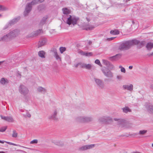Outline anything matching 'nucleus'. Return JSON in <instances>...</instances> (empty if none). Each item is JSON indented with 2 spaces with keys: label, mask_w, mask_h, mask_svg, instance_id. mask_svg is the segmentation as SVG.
Masks as SVG:
<instances>
[{
  "label": "nucleus",
  "mask_w": 153,
  "mask_h": 153,
  "mask_svg": "<svg viewBox=\"0 0 153 153\" xmlns=\"http://www.w3.org/2000/svg\"><path fill=\"white\" fill-rule=\"evenodd\" d=\"M85 63H82L81 62L79 63V65L80 66V67L82 68H85Z\"/></svg>",
  "instance_id": "48"
},
{
  "label": "nucleus",
  "mask_w": 153,
  "mask_h": 153,
  "mask_svg": "<svg viewBox=\"0 0 153 153\" xmlns=\"http://www.w3.org/2000/svg\"><path fill=\"white\" fill-rule=\"evenodd\" d=\"M26 116L27 117H31L30 114L28 113L26 114Z\"/></svg>",
  "instance_id": "54"
},
{
  "label": "nucleus",
  "mask_w": 153,
  "mask_h": 153,
  "mask_svg": "<svg viewBox=\"0 0 153 153\" xmlns=\"http://www.w3.org/2000/svg\"><path fill=\"white\" fill-rule=\"evenodd\" d=\"M63 13L64 14H68L70 13V10L66 8H64L62 9Z\"/></svg>",
  "instance_id": "30"
},
{
  "label": "nucleus",
  "mask_w": 153,
  "mask_h": 153,
  "mask_svg": "<svg viewBox=\"0 0 153 153\" xmlns=\"http://www.w3.org/2000/svg\"><path fill=\"white\" fill-rule=\"evenodd\" d=\"M43 33V31L42 29H39L37 30L34 32V35L36 36L40 35L41 33Z\"/></svg>",
  "instance_id": "28"
},
{
  "label": "nucleus",
  "mask_w": 153,
  "mask_h": 153,
  "mask_svg": "<svg viewBox=\"0 0 153 153\" xmlns=\"http://www.w3.org/2000/svg\"><path fill=\"white\" fill-rule=\"evenodd\" d=\"M44 0H38L39 3L43 2L44 1Z\"/></svg>",
  "instance_id": "55"
},
{
  "label": "nucleus",
  "mask_w": 153,
  "mask_h": 153,
  "mask_svg": "<svg viewBox=\"0 0 153 153\" xmlns=\"http://www.w3.org/2000/svg\"><path fill=\"white\" fill-rule=\"evenodd\" d=\"M95 63L99 65L100 66H102V65L101 64L100 61L98 59H96L95 61Z\"/></svg>",
  "instance_id": "44"
},
{
  "label": "nucleus",
  "mask_w": 153,
  "mask_h": 153,
  "mask_svg": "<svg viewBox=\"0 0 153 153\" xmlns=\"http://www.w3.org/2000/svg\"><path fill=\"white\" fill-rule=\"evenodd\" d=\"M0 117L2 119L9 122H13L14 121V120L12 117H5L2 115H1Z\"/></svg>",
  "instance_id": "11"
},
{
  "label": "nucleus",
  "mask_w": 153,
  "mask_h": 153,
  "mask_svg": "<svg viewBox=\"0 0 153 153\" xmlns=\"http://www.w3.org/2000/svg\"><path fill=\"white\" fill-rule=\"evenodd\" d=\"M94 79L96 84L100 88H104V84L102 80L96 78H94Z\"/></svg>",
  "instance_id": "9"
},
{
  "label": "nucleus",
  "mask_w": 153,
  "mask_h": 153,
  "mask_svg": "<svg viewBox=\"0 0 153 153\" xmlns=\"http://www.w3.org/2000/svg\"><path fill=\"white\" fill-rule=\"evenodd\" d=\"M4 142H5V141H2L0 140V143H4Z\"/></svg>",
  "instance_id": "60"
},
{
  "label": "nucleus",
  "mask_w": 153,
  "mask_h": 153,
  "mask_svg": "<svg viewBox=\"0 0 153 153\" xmlns=\"http://www.w3.org/2000/svg\"><path fill=\"white\" fill-rule=\"evenodd\" d=\"M85 116H81L77 117L76 120V121L79 123H85Z\"/></svg>",
  "instance_id": "13"
},
{
  "label": "nucleus",
  "mask_w": 153,
  "mask_h": 153,
  "mask_svg": "<svg viewBox=\"0 0 153 153\" xmlns=\"http://www.w3.org/2000/svg\"><path fill=\"white\" fill-rule=\"evenodd\" d=\"M79 65V63L78 64H77L75 65L74 66L76 68H77L78 67V66Z\"/></svg>",
  "instance_id": "57"
},
{
  "label": "nucleus",
  "mask_w": 153,
  "mask_h": 153,
  "mask_svg": "<svg viewBox=\"0 0 153 153\" xmlns=\"http://www.w3.org/2000/svg\"><path fill=\"white\" fill-rule=\"evenodd\" d=\"M117 78L118 79L120 80L122 79V76L121 75H118L117 76Z\"/></svg>",
  "instance_id": "50"
},
{
  "label": "nucleus",
  "mask_w": 153,
  "mask_h": 153,
  "mask_svg": "<svg viewBox=\"0 0 153 153\" xmlns=\"http://www.w3.org/2000/svg\"><path fill=\"white\" fill-rule=\"evenodd\" d=\"M114 120L115 121H117V124L121 127L128 128L129 127L128 125L129 124L127 123L126 120L123 119L115 118Z\"/></svg>",
  "instance_id": "4"
},
{
  "label": "nucleus",
  "mask_w": 153,
  "mask_h": 153,
  "mask_svg": "<svg viewBox=\"0 0 153 153\" xmlns=\"http://www.w3.org/2000/svg\"><path fill=\"white\" fill-rule=\"evenodd\" d=\"M93 118L91 116H85V123H89L92 122Z\"/></svg>",
  "instance_id": "18"
},
{
  "label": "nucleus",
  "mask_w": 153,
  "mask_h": 153,
  "mask_svg": "<svg viewBox=\"0 0 153 153\" xmlns=\"http://www.w3.org/2000/svg\"><path fill=\"white\" fill-rule=\"evenodd\" d=\"M38 92L43 94H45L47 92V89L41 86L39 87L37 89Z\"/></svg>",
  "instance_id": "16"
},
{
  "label": "nucleus",
  "mask_w": 153,
  "mask_h": 153,
  "mask_svg": "<svg viewBox=\"0 0 153 153\" xmlns=\"http://www.w3.org/2000/svg\"><path fill=\"white\" fill-rule=\"evenodd\" d=\"M69 16L66 22L67 24L69 25L72 24L73 25H76L77 21L79 20V18L71 15H69Z\"/></svg>",
  "instance_id": "3"
},
{
  "label": "nucleus",
  "mask_w": 153,
  "mask_h": 153,
  "mask_svg": "<svg viewBox=\"0 0 153 153\" xmlns=\"http://www.w3.org/2000/svg\"><path fill=\"white\" fill-rule=\"evenodd\" d=\"M121 56L120 54H117L115 56L109 57L108 59L112 61L116 60L120 58Z\"/></svg>",
  "instance_id": "12"
},
{
  "label": "nucleus",
  "mask_w": 153,
  "mask_h": 153,
  "mask_svg": "<svg viewBox=\"0 0 153 153\" xmlns=\"http://www.w3.org/2000/svg\"><path fill=\"white\" fill-rule=\"evenodd\" d=\"M8 8L3 5H0V10L5 11L7 10Z\"/></svg>",
  "instance_id": "37"
},
{
  "label": "nucleus",
  "mask_w": 153,
  "mask_h": 153,
  "mask_svg": "<svg viewBox=\"0 0 153 153\" xmlns=\"http://www.w3.org/2000/svg\"><path fill=\"white\" fill-rule=\"evenodd\" d=\"M38 140H34L30 142V144H35L37 143Z\"/></svg>",
  "instance_id": "47"
},
{
  "label": "nucleus",
  "mask_w": 153,
  "mask_h": 153,
  "mask_svg": "<svg viewBox=\"0 0 153 153\" xmlns=\"http://www.w3.org/2000/svg\"><path fill=\"white\" fill-rule=\"evenodd\" d=\"M92 43V42L91 41H89L88 42V44L89 45H91Z\"/></svg>",
  "instance_id": "61"
},
{
  "label": "nucleus",
  "mask_w": 153,
  "mask_h": 153,
  "mask_svg": "<svg viewBox=\"0 0 153 153\" xmlns=\"http://www.w3.org/2000/svg\"><path fill=\"white\" fill-rule=\"evenodd\" d=\"M138 41V43L136 44V45H137V47L138 48H140L142 47L145 44L146 42L145 41H141L140 42V41L137 40Z\"/></svg>",
  "instance_id": "20"
},
{
  "label": "nucleus",
  "mask_w": 153,
  "mask_h": 153,
  "mask_svg": "<svg viewBox=\"0 0 153 153\" xmlns=\"http://www.w3.org/2000/svg\"><path fill=\"white\" fill-rule=\"evenodd\" d=\"M105 122H108L109 121H112V118L109 117L105 116Z\"/></svg>",
  "instance_id": "40"
},
{
  "label": "nucleus",
  "mask_w": 153,
  "mask_h": 153,
  "mask_svg": "<svg viewBox=\"0 0 153 153\" xmlns=\"http://www.w3.org/2000/svg\"><path fill=\"white\" fill-rule=\"evenodd\" d=\"M54 56L55 57L56 59L57 60H59L60 61H61V57L59 56L58 55V53H57L55 55H54Z\"/></svg>",
  "instance_id": "39"
},
{
  "label": "nucleus",
  "mask_w": 153,
  "mask_h": 153,
  "mask_svg": "<svg viewBox=\"0 0 153 153\" xmlns=\"http://www.w3.org/2000/svg\"><path fill=\"white\" fill-rule=\"evenodd\" d=\"M18 136V133L16 132L15 130H14L13 131V134H12V137H13L16 138Z\"/></svg>",
  "instance_id": "35"
},
{
  "label": "nucleus",
  "mask_w": 153,
  "mask_h": 153,
  "mask_svg": "<svg viewBox=\"0 0 153 153\" xmlns=\"http://www.w3.org/2000/svg\"><path fill=\"white\" fill-rule=\"evenodd\" d=\"M20 19V17H18L17 18L13 19L11 21H10L9 23L10 25L13 24L15 23L16 22L18 21Z\"/></svg>",
  "instance_id": "26"
},
{
  "label": "nucleus",
  "mask_w": 153,
  "mask_h": 153,
  "mask_svg": "<svg viewBox=\"0 0 153 153\" xmlns=\"http://www.w3.org/2000/svg\"><path fill=\"white\" fill-rule=\"evenodd\" d=\"M44 7V5L42 4H40L38 6V9L40 10H41Z\"/></svg>",
  "instance_id": "43"
},
{
  "label": "nucleus",
  "mask_w": 153,
  "mask_h": 153,
  "mask_svg": "<svg viewBox=\"0 0 153 153\" xmlns=\"http://www.w3.org/2000/svg\"><path fill=\"white\" fill-rule=\"evenodd\" d=\"M51 51L53 53L54 55H55L57 53V50L55 48H53Z\"/></svg>",
  "instance_id": "46"
},
{
  "label": "nucleus",
  "mask_w": 153,
  "mask_h": 153,
  "mask_svg": "<svg viewBox=\"0 0 153 153\" xmlns=\"http://www.w3.org/2000/svg\"><path fill=\"white\" fill-rule=\"evenodd\" d=\"M19 90L20 93L24 96L27 94L29 92L28 88L23 85H20L19 87Z\"/></svg>",
  "instance_id": "5"
},
{
  "label": "nucleus",
  "mask_w": 153,
  "mask_h": 153,
  "mask_svg": "<svg viewBox=\"0 0 153 153\" xmlns=\"http://www.w3.org/2000/svg\"><path fill=\"white\" fill-rule=\"evenodd\" d=\"M8 27V25H6V26L4 27V29H6Z\"/></svg>",
  "instance_id": "56"
},
{
  "label": "nucleus",
  "mask_w": 153,
  "mask_h": 153,
  "mask_svg": "<svg viewBox=\"0 0 153 153\" xmlns=\"http://www.w3.org/2000/svg\"><path fill=\"white\" fill-rule=\"evenodd\" d=\"M92 55V53L91 52H86L85 56H91Z\"/></svg>",
  "instance_id": "49"
},
{
  "label": "nucleus",
  "mask_w": 153,
  "mask_h": 153,
  "mask_svg": "<svg viewBox=\"0 0 153 153\" xmlns=\"http://www.w3.org/2000/svg\"><path fill=\"white\" fill-rule=\"evenodd\" d=\"M102 62L103 64L107 67H108V65L109 63H110V62L108 61L105 59H102Z\"/></svg>",
  "instance_id": "33"
},
{
  "label": "nucleus",
  "mask_w": 153,
  "mask_h": 153,
  "mask_svg": "<svg viewBox=\"0 0 153 153\" xmlns=\"http://www.w3.org/2000/svg\"><path fill=\"white\" fill-rule=\"evenodd\" d=\"M38 55L42 58H45V53L43 51H41L38 52Z\"/></svg>",
  "instance_id": "25"
},
{
  "label": "nucleus",
  "mask_w": 153,
  "mask_h": 153,
  "mask_svg": "<svg viewBox=\"0 0 153 153\" xmlns=\"http://www.w3.org/2000/svg\"><path fill=\"white\" fill-rule=\"evenodd\" d=\"M110 70H114L115 69V67L114 65L111 63H110L108 65V66Z\"/></svg>",
  "instance_id": "38"
},
{
  "label": "nucleus",
  "mask_w": 153,
  "mask_h": 153,
  "mask_svg": "<svg viewBox=\"0 0 153 153\" xmlns=\"http://www.w3.org/2000/svg\"><path fill=\"white\" fill-rule=\"evenodd\" d=\"M47 42V39L45 38L41 40L40 41H39V43L38 44V47H41L45 45Z\"/></svg>",
  "instance_id": "17"
},
{
  "label": "nucleus",
  "mask_w": 153,
  "mask_h": 153,
  "mask_svg": "<svg viewBox=\"0 0 153 153\" xmlns=\"http://www.w3.org/2000/svg\"><path fill=\"white\" fill-rule=\"evenodd\" d=\"M5 142L6 143H7L8 144L10 145H13V146H19V145H18L17 144H15V143H12L11 142H7V141H5Z\"/></svg>",
  "instance_id": "45"
},
{
  "label": "nucleus",
  "mask_w": 153,
  "mask_h": 153,
  "mask_svg": "<svg viewBox=\"0 0 153 153\" xmlns=\"http://www.w3.org/2000/svg\"><path fill=\"white\" fill-rule=\"evenodd\" d=\"M92 67V65L91 64H85V68L88 70H90Z\"/></svg>",
  "instance_id": "36"
},
{
  "label": "nucleus",
  "mask_w": 153,
  "mask_h": 153,
  "mask_svg": "<svg viewBox=\"0 0 153 153\" xmlns=\"http://www.w3.org/2000/svg\"><path fill=\"white\" fill-rule=\"evenodd\" d=\"M137 39L129 40L121 42L118 47V50L120 51H124L129 49L131 47L138 43Z\"/></svg>",
  "instance_id": "1"
},
{
  "label": "nucleus",
  "mask_w": 153,
  "mask_h": 153,
  "mask_svg": "<svg viewBox=\"0 0 153 153\" xmlns=\"http://www.w3.org/2000/svg\"><path fill=\"white\" fill-rule=\"evenodd\" d=\"M0 82L1 84L4 85L7 84L8 82L6 79H5L4 78H2L1 79Z\"/></svg>",
  "instance_id": "23"
},
{
  "label": "nucleus",
  "mask_w": 153,
  "mask_h": 153,
  "mask_svg": "<svg viewBox=\"0 0 153 153\" xmlns=\"http://www.w3.org/2000/svg\"><path fill=\"white\" fill-rule=\"evenodd\" d=\"M123 112L125 113H127L128 112H131V110L128 106H125L122 108Z\"/></svg>",
  "instance_id": "21"
},
{
  "label": "nucleus",
  "mask_w": 153,
  "mask_h": 153,
  "mask_svg": "<svg viewBox=\"0 0 153 153\" xmlns=\"http://www.w3.org/2000/svg\"><path fill=\"white\" fill-rule=\"evenodd\" d=\"M19 33V31L17 30H15L10 32L8 34L4 36L1 39L0 41L1 40H6L7 38H11L12 37H15L18 36Z\"/></svg>",
  "instance_id": "2"
},
{
  "label": "nucleus",
  "mask_w": 153,
  "mask_h": 153,
  "mask_svg": "<svg viewBox=\"0 0 153 153\" xmlns=\"http://www.w3.org/2000/svg\"><path fill=\"white\" fill-rule=\"evenodd\" d=\"M53 143H54L55 144L59 146H62L64 145L63 142L59 140H56L54 141L53 142Z\"/></svg>",
  "instance_id": "22"
},
{
  "label": "nucleus",
  "mask_w": 153,
  "mask_h": 153,
  "mask_svg": "<svg viewBox=\"0 0 153 153\" xmlns=\"http://www.w3.org/2000/svg\"><path fill=\"white\" fill-rule=\"evenodd\" d=\"M133 68V66H130L129 67V68L130 69H131Z\"/></svg>",
  "instance_id": "59"
},
{
  "label": "nucleus",
  "mask_w": 153,
  "mask_h": 153,
  "mask_svg": "<svg viewBox=\"0 0 153 153\" xmlns=\"http://www.w3.org/2000/svg\"><path fill=\"white\" fill-rule=\"evenodd\" d=\"M38 1V0H33L31 2L29 3L32 5H34L39 3Z\"/></svg>",
  "instance_id": "34"
},
{
  "label": "nucleus",
  "mask_w": 153,
  "mask_h": 153,
  "mask_svg": "<svg viewBox=\"0 0 153 153\" xmlns=\"http://www.w3.org/2000/svg\"><path fill=\"white\" fill-rule=\"evenodd\" d=\"M94 144H90L83 146L79 148L78 150L80 151H84L87 149L93 148L94 147Z\"/></svg>",
  "instance_id": "8"
},
{
  "label": "nucleus",
  "mask_w": 153,
  "mask_h": 153,
  "mask_svg": "<svg viewBox=\"0 0 153 153\" xmlns=\"http://www.w3.org/2000/svg\"><path fill=\"white\" fill-rule=\"evenodd\" d=\"M94 27V26L93 25L87 24L85 25V27L84 28V29L86 30H92Z\"/></svg>",
  "instance_id": "24"
},
{
  "label": "nucleus",
  "mask_w": 153,
  "mask_h": 153,
  "mask_svg": "<svg viewBox=\"0 0 153 153\" xmlns=\"http://www.w3.org/2000/svg\"><path fill=\"white\" fill-rule=\"evenodd\" d=\"M146 47L148 50H150L153 48V43L149 42L147 44Z\"/></svg>",
  "instance_id": "29"
},
{
  "label": "nucleus",
  "mask_w": 153,
  "mask_h": 153,
  "mask_svg": "<svg viewBox=\"0 0 153 153\" xmlns=\"http://www.w3.org/2000/svg\"><path fill=\"white\" fill-rule=\"evenodd\" d=\"M150 88L151 89L153 90V84H152L151 85Z\"/></svg>",
  "instance_id": "58"
},
{
  "label": "nucleus",
  "mask_w": 153,
  "mask_h": 153,
  "mask_svg": "<svg viewBox=\"0 0 153 153\" xmlns=\"http://www.w3.org/2000/svg\"><path fill=\"white\" fill-rule=\"evenodd\" d=\"M115 38V37L108 38L107 40L108 41H110L113 40Z\"/></svg>",
  "instance_id": "52"
},
{
  "label": "nucleus",
  "mask_w": 153,
  "mask_h": 153,
  "mask_svg": "<svg viewBox=\"0 0 153 153\" xmlns=\"http://www.w3.org/2000/svg\"><path fill=\"white\" fill-rule=\"evenodd\" d=\"M147 130H142L139 131L138 134L141 135H144L147 133Z\"/></svg>",
  "instance_id": "32"
},
{
  "label": "nucleus",
  "mask_w": 153,
  "mask_h": 153,
  "mask_svg": "<svg viewBox=\"0 0 153 153\" xmlns=\"http://www.w3.org/2000/svg\"><path fill=\"white\" fill-rule=\"evenodd\" d=\"M80 53L81 54V55H83V56H85L86 52H84L82 51H81L80 52Z\"/></svg>",
  "instance_id": "53"
},
{
  "label": "nucleus",
  "mask_w": 153,
  "mask_h": 153,
  "mask_svg": "<svg viewBox=\"0 0 153 153\" xmlns=\"http://www.w3.org/2000/svg\"><path fill=\"white\" fill-rule=\"evenodd\" d=\"M7 126H4L0 128V132H3L7 128Z\"/></svg>",
  "instance_id": "42"
},
{
  "label": "nucleus",
  "mask_w": 153,
  "mask_h": 153,
  "mask_svg": "<svg viewBox=\"0 0 153 153\" xmlns=\"http://www.w3.org/2000/svg\"><path fill=\"white\" fill-rule=\"evenodd\" d=\"M59 50L60 53H62L66 50V48L65 47H61L59 48Z\"/></svg>",
  "instance_id": "41"
},
{
  "label": "nucleus",
  "mask_w": 153,
  "mask_h": 153,
  "mask_svg": "<svg viewBox=\"0 0 153 153\" xmlns=\"http://www.w3.org/2000/svg\"><path fill=\"white\" fill-rule=\"evenodd\" d=\"M105 116H103L100 117L98 120V121L101 123H104L105 122Z\"/></svg>",
  "instance_id": "27"
},
{
  "label": "nucleus",
  "mask_w": 153,
  "mask_h": 153,
  "mask_svg": "<svg viewBox=\"0 0 153 153\" xmlns=\"http://www.w3.org/2000/svg\"><path fill=\"white\" fill-rule=\"evenodd\" d=\"M57 111L56 110H55L53 112V114L48 117V119L50 120H57V118L56 117L57 114Z\"/></svg>",
  "instance_id": "14"
},
{
  "label": "nucleus",
  "mask_w": 153,
  "mask_h": 153,
  "mask_svg": "<svg viewBox=\"0 0 153 153\" xmlns=\"http://www.w3.org/2000/svg\"><path fill=\"white\" fill-rule=\"evenodd\" d=\"M122 87L124 90H126L130 91H132L133 90V85L132 84H130L129 85H123Z\"/></svg>",
  "instance_id": "10"
},
{
  "label": "nucleus",
  "mask_w": 153,
  "mask_h": 153,
  "mask_svg": "<svg viewBox=\"0 0 153 153\" xmlns=\"http://www.w3.org/2000/svg\"><path fill=\"white\" fill-rule=\"evenodd\" d=\"M32 5L30 3H27L25 8V10L24 12L25 16H27L30 13L32 9Z\"/></svg>",
  "instance_id": "7"
},
{
  "label": "nucleus",
  "mask_w": 153,
  "mask_h": 153,
  "mask_svg": "<svg viewBox=\"0 0 153 153\" xmlns=\"http://www.w3.org/2000/svg\"><path fill=\"white\" fill-rule=\"evenodd\" d=\"M0 153H5V152L3 151H1L0 152Z\"/></svg>",
  "instance_id": "63"
},
{
  "label": "nucleus",
  "mask_w": 153,
  "mask_h": 153,
  "mask_svg": "<svg viewBox=\"0 0 153 153\" xmlns=\"http://www.w3.org/2000/svg\"><path fill=\"white\" fill-rule=\"evenodd\" d=\"M110 33L113 35H117L119 34V31L117 30H111L110 31Z\"/></svg>",
  "instance_id": "31"
},
{
  "label": "nucleus",
  "mask_w": 153,
  "mask_h": 153,
  "mask_svg": "<svg viewBox=\"0 0 153 153\" xmlns=\"http://www.w3.org/2000/svg\"><path fill=\"white\" fill-rule=\"evenodd\" d=\"M102 71L104 75L107 77L112 78L113 76V73L108 68L102 69Z\"/></svg>",
  "instance_id": "6"
},
{
  "label": "nucleus",
  "mask_w": 153,
  "mask_h": 153,
  "mask_svg": "<svg viewBox=\"0 0 153 153\" xmlns=\"http://www.w3.org/2000/svg\"><path fill=\"white\" fill-rule=\"evenodd\" d=\"M120 71L122 72L125 73L126 72V70L125 68L123 67H122L121 68Z\"/></svg>",
  "instance_id": "51"
},
{
  "label": "nucleus",
  "mask_w": 153,
  "mask_h": 153,
  "mask_svg": "<svg viewBox=\"0 0 153 153\" xmlns=\"http://www.w3.org/2000/svg\"><path fill=\"white\" fill-rule=\"evenodd\" d=\"M48 18V16H45L43 17L40 21L39 25H43L45 24L46 21L47 19Z\"/></svg>",
  "instance_id": "19"
},
{
  "label": "nucleus",
  "mask_w": 153,
  "mask_h": 153,
  "mask_svg": "<svg viewBox=\"0 0 153 153\" xmlns=\"http://www.w3.org/2000/svg\"><path fill=\"white\" fill-rule=\"evenodd\" d=\"M120 153H127L126 152H120Z\"/></svg>",
  "instance_id": "64"
},
{
  "label": "nucleus",
  "mask_w": 153,
  "mask_h": 153,
  "mask_svg": "<svg viewBox=\"0 0 153 153\" xmlns=\"http://www.w3.org/2000/svg\"><path fill=\"white\" fill-rule=\"evenodd\" d=\"M132 22L133 25H134L135 24L134 22V21H132Z\"/></svg>",
  "instance_id": "62"
},
{
  "label": "nucleus",
  "mask_w": 153,
  "mask_h": 153,
  "mask_svg": "<svg viewBox=\"0 0 153 153\" xmlns=\"http://www.w3.org/2000/svg\"><path fill=\"white\" fill-rule=\"evenodd\" d=\"M146 107L148 112L150 113H153V105L150 104L146 105Z\"/></svg>",
  "instance_id": "15"
}]
</instances>
